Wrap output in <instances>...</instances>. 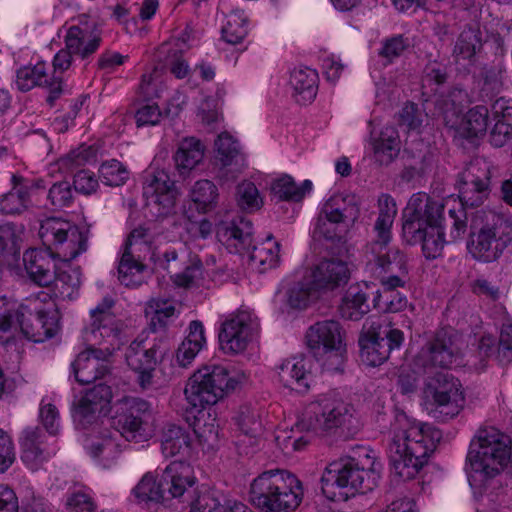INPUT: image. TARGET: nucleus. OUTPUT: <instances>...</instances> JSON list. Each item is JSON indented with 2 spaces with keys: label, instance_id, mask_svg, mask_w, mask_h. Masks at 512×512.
I'll return each mask as SVG.
<instances>
[{
  "label": "nucleus",
  "instance_id": "f257e3e1",
  "mask_svg": "<svg viewBox=\"0 0 512 512\" xmlns=\"http://www.w3.org/2000/svg\"><path fill=\"white\" fill-rule=\"evenodd\" d=\"M115 302L105 297L91 310V322L82 331L87 348L71 363L75 380L90 384L109 373L108 359L120 344L121 322L112 312Z\"/></svg>",
  "mask_w": 512,
  "mask_h": 512
},
{
  "label": "nucleus",
  "instance_id": "f03ea898",
  "mask_svg": "<svg viewBox=\"0 0 512 512\" xmlns=\"http://www.w3.org/2000/svg\"><path fill=\"white\" fill-rule=\"evenodd\" d=\"M391 430L393 438L389 460L392 469L402 480L413 479L427 464L442 438V432L434 426L409 418L402 411L395 414Z\"/></svg>",
  "mask_w": 512,
  "mask_h": 512
},
{
  "label": "nucleus",
  "instance_id": "7ed1b4c3",
  "mask_svg": "<svg viewBox=\"0 0 512 512\" xmlns=\"http://www.w3.org/2000/svg\"><path fill=\"white\" fill-rule=\"evenodd\" d=\"M356 456L331 462L321 477V490L331 501H346L356 493L372 491L380 478L369 449L359 447Z\"/></svg>",
  "mask_w": 512,
  "mask_h": 512
},
{
  "label": "nucleus",
  "instance_id": "20e7f679",
  "mask_svg": "<svg viewBox=\"0 0 512 512\" xmlns=\"http://www.w3.org/2000/svg\"><path fill=\"white\" fill-rule=\"evenodd\" d=\"M444 205L424 192L411 196L403 215L402 236L410 244H422L426 258L438 257L445 244L441 225Z\"/></svg>",
  "mask_w": 512,
  "mask_h": 512
},
{
  "label": "nucleus",
  "instance_id": "39448f33",
  "mask_svg": "<svg viewBox=\"0 0 512 512\" xmlns=\"http://www.w3.org/2000/svg\"><path fill=\"white\" fill-rule=\"evenodd\" d=\"M301 481L287 470L275 469L256 477L249 490V502L262 512H292L303 499Z\"/></svg>",
  "mask_w": 512,
  "mask_h": 512
},
{
  "label": "nucleus",
  "instance_id": "423d86ee",
  "mask_svg": "<svg viewBox=\"0 0 512 512\" xmlns=\"http://www.w3.org/2000/svg\"><path fill=\"white\" fill-rule=\"evenodd\" d=\"M512 242V221L493 211H478L472 219L468 252L480 262L491 263L500 258Z\"/></svg>",
  "mask_w": 512,
  "mask_h": 512
},
{
  "label": "nucleus",
  "instance_id": "0eeeda50",
  "mask_svg": "<svg viewBox=\"0 0 512 512\" xmlns=\"http://www.w3.org/2000/svg\"><path fill=\"white\" fill-rule=\"evenodd\" d=\"M467 455L470 469L481 481L495 477L509 463L511 439L495 428L479 430Z\"/></svg>",
  "mask_w": 512,
  "mask_h": 512
},
{
  "label": "nucleus",
  "instance_id": "6e6552de",
  "mask_svg": "<svg viewBox=\"0 0 512 512\" xmlns=\"http://www.w3.org/2000/svg\"><path fill=\"white\" fill-rule=\"evenodd\" d=\"M300 425L315 434L330 433L339 429L347 436H354L361 429L353 405L342 399L330 397H324L312 404Z\"/></svg>",
  "mask_w": 512,
  "mask_h": 512
},
{
  "label": "nucleus",
  "instance_id": "1a4fd4ad",
  "mask_svg": "<svg viewBox=\"0 0 512 512\" xmlns=\"http://www.w3.org/2000/svg\"><path fill=\"white\" fill-rule=\"evenodd\" d=\"M236 385L237 381L229 375L225 367H202L193 373L185 385L187 408L201 412L206 406L216 404L228 391L234 390Z\"/></svg>",
  "mask_w": 512,
  "mask_h": 512
},
{
  "label": "nucleus",
  "instance_id": "9d476101",
  "mask_svg": "<svg viewBox=\"0 0 512 512\" xmlns=\"http://www.w3.org/2000/svg\"><path fill=\"white\" fill-rule=\"evenodd\" d=\"M190 466L184 462H172L163 471L159 482L153 476L145 475L134 488L136 498L141 502H166L181 498L194 485Z\"/></svg>",
  "mask_w": 512,
  "mask_h": 512
},
{
  "label": "nucleus",
  "instance_id": "9b49d317",
  "mask_svg": "<svg viewBox=\"0 0 512 512\" xmlns=\"http://www.w3.org/2000/svg\"><path fill=\"white\" fill-rule=\"evenodd\" d=\"M423 393L431 405L430 413L443 422L456 417L465 405L460 381L448 372H436L427 377Z\"/></svg>",
  "mask_w": 512,
  "mask_h": 512
},
{
  "label": "nucleus",
  "instance_id": "f8f14e48",
  "mask_svg": "<svg viewBox=\"0 0 512 512\" xmlns=\"http://www.w3.org/2000/svg\"><path fill=\"white\" fill-rule=\"evenodd\" d=\"M403 341V332L390 323L367 319L358 340L360 357L369 366H379L400 349Z\"/></svg>",
  "mask_w": 512,
  "mask_h": 512
},
{
  "label": "nucleus",
  "instance_id": "ddd939ff",
  "mask_svg": "<svg viewBox=\"0 0 512 512\" xmlns=\"http://www.w3.org/2000/svg\"><path fill=\"white\" fill-rule=\"evenodd\" d=\"M39 237L47 247L63 261L70 262L86 250L87 239L70 222L58 217H49L41 222Z\"/></svg>",
  "mask_w": 512,
  "mask_h": 512
},
{
  "label": "nucleus",
  "instance_id": "4468645a",
  "mask_svg": "<svg viewBox=\"0 0 512 512\" xmlns=\"http://www.w3.org/2000/svg\"><path fill=\"white\" fill-rule=\"evenodd\" d=\"M305 338L307 346L314 356L329 355V357H333L335 366L330 368L339 369L343 363L345 352L343 332L339 322L335 320L316 322L308 328Z\"/></svg>",
  "mask_w": 512,
  "mask_h": 512
},
{
  "label": "nucleus",
  "instance_id": "2eb2a0df",
  "mask_svg": "<svg viewBox=\"0 0 512 512\" xmlns=\"http://www.w3.org/2000/svg\"><path fill=\"white\" fill-rule=\"evenodd\" d=\"M259 331L258 318L249 311H239L221 325L219 344L225 354L243 352Z\"/></svg>",
  "mask_w": 512,
  "mask_h": 512
},
{
  "label": "nucleus",
  "instance_id": "dca6fc26",
  "mask_svg": "<svg viewBox=\"0 0 512 512\" xmlns=\"http://www.w3.org/2000/svg\"><path fill=\"white\" fill-rule=\"evenodd\" d=\"M492 165L485 158L473 159L459 175V197L463 205L479 206L489 194Z\"/></svg>",
  "mask_w": 512,
  "mask_h": 512
},
{
  "label": "nucleus",
  "instance_id": "f3484780",
  "mask_svg": "<svg viewBox=\"0 0 512 512\" xmlns=\"http://www.w3.org/2000/svg\"><path fill=\"white\" fill-rule=\"evenodd\" d=\"M143 195L146 197L147 205L155 210V215L164 217L173 212L178 190L169 174L164 170H158L143 187Z\"/></svg>",
  "mask_w": 512,
  "mask_h": 512
},
{
  "label": "nucleus",
  "instance_id": "a211bd4d",
  "mask_svg": "<svg viewBox=\"0 0 512 512\" xmlns=\"http://www.w3.org/2000/svg\"><path fill=\"white\" fill-rule=\"evenodd\" d=\"M64 41L76 56L86 59L100 47L102 31L97 21L86 15H81L78 24L68 28Z\"/></svg>",
  "mask_w": 512,
  "mask_h": 512
},
{
  "label": "nucleus",
  "instance_id": "6ab92c4d",
  "mask_svg": "<svg viewBox=\"0 0 512 512\" xmlns=\"http://www.w3.org/2000/svg\"><path fill=\"white\" fill-rule=\"evenodd\" d=\"M143 238L144 231L135 229L130 233L126 241L125 249L118 265V279L126 287H138L144 282L143 272L146 270V265L142 263L140 256L136 254L137 250H140L141 247L147 248Z\"/></svg>",
  "mask_w": 512,
  "mask_h": 512
},
{
  "label": "nucleus",
  "instance_id": "aec40b11",
  "mask_svg": "<svg viewBox=\"0 0 512 512\" xmlns=\"http://www.w3.org/2000/svg\"><path fill=\"white\" fill-rule=\"evenodd\" d=\"M150 415V405L139 398L127 399L113 419L115 429L127 441L139 442L144 438V420Z\"/></svg>",
  "mask_w": 512,
  "mask_h": 512
},
{
  "label": "nucleus",
  "instance_id": "412c9836",
  "mask_svg": "<svg viewBox=\"0 0 512 512\" xmlns=\"http://www.w3.org/2000/svg\"><path fill=\"white\" fill-rule=\"evenodd\" d=\"M305 273L321 294L346 284L350 277L346 262L334 258L322 260Z\"/></svg>",
  "mask_w": 512,
  "mask_h": 512
},
{
  "label": "nucleus",
  "instance_id": "4be33fe9",
  "mask_svg": "<svg viewBox=\"0 0 512 512\" xmlns=\"http://www.w3.org/2000/svg\"><path fill=\"white\" fill-rule=\"evenodd\" d=\"M125 358L128 366L138 374L137 381L141 388L150 387L157 365L155 345L147 347L144 341L134 340L128 346Z\"/></svg>",
  "mask_w": 512,
  "mask_h": 512
},
{
  "label": "nucleus",
  "instance_id": "5701e85b",
  "mask_svg": "<svg viewBox=\"0 0 512 512\" xmlns=\"http://www.w3.org/2000/svg\"><path fill=\"white\" fill-rule=\"evenodd\" d=\"M216 235L230 253H242L252 245V223L243 217L221 221L217 224Z\"/></svg>",
  "mask_w": 512,
  "mask_h": 512
},
{
  "label": "nucleus",
  "instance_id": "b1692460",
  "mask_svg": "<svg viewBox=\"0 0 512 512\" xmlns=\"http://www.w3.org/2000/svg\"><path fill=\"white\" fill-rule=\"evenodd\" d=\"M111 387L98 383L88 389L85 394L73 404V418L85 426L95 419V414L102 412L112 399Z\"/></svg>",
  "mask_w": 512,
  "mask_h": 512
},
{
  "label": "nucleus",
  "instance_id": "393cba45",
  "mask_svg": "<svg viewBox=\"0 0 512 512\" xmlns=\"http://www.w3.org/2000/svg\"><path fill=\"white\" fill-rule=\"evenodd\" d=\"M483 49V34L478 23L466 24L459 33L453 49L452 58L456 65L469 69L475 65L477 55Z\"/></svg>",
  "mask_w": 512,
  "mask_h": 512
},
{
  "label": "nucleus",
  "instance_id": "a878e982",
  "mask_svg": "<svg viewBox=\"0 0 512 512\" xmlns=\"http://www.w3.org/2000/svg\"><path fill=\"white\" fill-rule=\"evenodd\" d=\"M54 253L42 249H28L23 254V263L29 279L35 284L47 287L54 282L56 266Z\"/></svg>",
  "mask_w": 512,
  "mask_h": 512
},
{
  "label": "nucleus",
  "instance_id": "bb28decb",
  "mask_svg": "<svg viewBox=\"0 0 512 512\" xmlns=\"http://www.w3.org/2000/svg\"><path fill=\"white\" fill-rule=\"evenodd\" d=\"M29 301V313L20 320V331L25 338L33 342H43L56 335L58 326L52 317Z\"/></svg>",
  "mask_w": 512,
  "mask_h": 512
},
{
  "label": "nucleus",
  "instance_id": "cd10ccee",
  "mask_svg": "<svg viewBox=\"0 0 512 512\" xmlns=\"http://www.w3.org/2000/svg\"><path fill=\"white\" fill-rule=\"evenodd\" d=\"M17 86L22 91H29L34 86H44L49 89L47 102L52 106L62 93V78L59 75L49 77L44 64L34 67L21 68L17 72Z\"/></svg>",
  "mask_w": 512,
  "mask_h": 512
},
{
  "label": "nucleus",
  "instance_id": "c85d7f7f",
  "mask_svg": "<svg viewBox=\"0 0 512 512\" xmlns=\"http://www.w3.org/2000/svg\"><path fill=\"white\" fill-rule=\"evenodd\" d=\"M368 249L370 253L368 266L375 276L394 273L397 269L407 267L405 254L396 247H389V244L370 243Z\"/></svg>",
  "mask_w": 512,
  "mask_h": 512
},
{
  "label": "nucleus",
  "instance_id": "c756f323",
  "mask_svg": "<svg viewBox=\"0 0 512 512\" xmlns=\"http://www.w3.org/2000/svg\"><path fill=\"white\" fill-rule=\"evenodd\" d=\"M44 440L45 434L38 426L28 427L23 431L21 459L31 470H38L49 458Z\"/></svg>",
  "mask_w": 512,
  "mask_h": 512
},
{
  "label": "nucleus",
  "instance_id": "7c9ffc66",
  "mask_svg": "<svg viewBox=\"0 0 512 512\" xmlns=\"http://www.w3.org/2000/svg\"><path fill=\"white\" fill-rule=\"evenodd\" d=\"M490 113L495 121L490 132V142L495 147H503L512 137V105L500 97L491 105Z\"/></svg>",
  "mask_w": 512,
  "mask_h": 512
},
{
  "label": "nucleus",
  "instance_id": "2f4dec72",
  "mask_svg": "<svg viewBox=\"0 0 512 512\" xmlns=\"http://www.w3.org/2000/svg\"><path fill=\"white\" fill-rule=\"evenodd\" d=\"M321 211L354 227L360 216V201L355 194H334L323 204Z\"/></svg>",
  "mask_w": 512,
  "mask_h": 512
},
{
  "label": "nucleus",
  "instance_id": "473e14b6",
  "mask_svg": "<svg viewBox=\"0 0 512 512\" xmlns=\"http://www.w3.org/2000/svg\"><path fill=\"white\" fill-rule=\"evenodd\" d=\"M280 383L299 393L306 392L310 387L311 374L306 369L304 360L286 359L278 366Z\"/></svg>",
  "mask_w": 512,
  "mask_h": 512
},
{
  "label": "nucleus",
  "instance_id": "72a5a7b5",
  "mask_svg": "<svg viewBox=\"0 0 512 512\" xmlns=\"http://www.w3.org/2000/svg\"><path fill=\"white\" fill-rule=\"evenodd\" d=\"M205 146L195 137L183 138L173 156L175 167L180 175L188 174L204 158Z\"/></svg>",
  "mask_w": 512,
  "mask_h": 512
},
{
  "label": "nucleus",
  "instance_id": "f704fd0d",
  "mask_svg": "<svg viewBox=\"0 0 512 512\" xmlns=\"http://www.w3.org/2000/svg\"><path fill=\"white\" fill-rule=\"evenodd\" d=\"M458 348L452 336L445 330L436 333L428 346V358L433 366L450 367L456 359Z\"/></svg>",
  "mask_w": 512,
  "mask_h": 512
},
{
  "label": "nucleus",
  "instance_id": "c9c22d12",
  "mask_svg": "<svg viewBox=\"0 0 512 512\" xmlns=\"http://www.w3.org/2000/svg\"><path fill=\"white\" fill-rule=\"evenodd\" d=\"M205 342L203 324L197 320L192 321L189 325L187 337L182 341L176 351V362L178 365L187 368L203 348Z\"/></svg>",
  "mask_w": 512,
  "mask_h": 512
},
{
  "label": "nucleus",
  "instance_id": "e433bc0d",
  "mask_svg": "<svg viewBox=\"0 0 512 512\" xmlns=\"http://www.w3.org/2000/svg\"><path fill=\"white\" fill-rule=\"evenodd\" d=\"M318 74L308 67L295 68L290 75V84L295 92L296 101L301 104L311 102L317 94Z\"/></svg>",
  "mask_w": 512,
  "mask_h": 512
},
{
  "label": "nucleus",
  "instance_id": "4c0bfd02",
  "mask_svg": "<svg viewBox=\"0 0 512 512\" xmlns=\"http://www.w3.org/2000/svg\"><path fill=\"white\" fill-rule=\"evenodd\" d=\"M379 215L374 224L376 237L371 243L381 245L389 244L391 241V227L397 213L396 204L388 194H382L378 200Z\"/></svg>",
  "mask_w": 512,
  "mask_h": 512
},
{
  "label": "nucleus",
  "instance_id": "58836bf2",
  "mask_svg": "<svg viewBox=\"0 0 512 512\" xmlns=\"http://www.w3.org/2000/svg\"><path fill=\"white\" fill-rule=\"evenodd\" d=\"M369 311L368 294L358 285L350 286L339 305L341 317L351 321H358Z\"/></svg>",
  "mask_w": 512,
  "mask_h": 512
},
{
  "label": "nucleus",
  "instance_id": "ea45409f",
  "mask_svg": "<svg viewBox=\"0 0 512 512\" xmlns=\"http://www.w3.org/2000/svg\"><path fill=\"white\" fill-rule=\"evenodd\" d=\"M280 250L281 244L274 240L272 234H269L260 245L253 246L249 259L263 273L279 266Z\"/></svg>",
  "mask_w": 512,
  "mask_h": 512
},
{
  "label": "nucleus",
  "instance_id": "a19ab883",
  "mask_svg": "<svg viewBox=\"0 0 512 512\" xmlns=\"http://www.w3.org/2000/svg\"><path fill=\"white\" fill-rule=\"evenodd\" d=\"M29 313V305L8 301L0 297V343L8 342L13 329H20V320Z\"/></svg>",
  "mask_w": 512,
  "mask_h": 512
},
{
  "label": "nucleus",
  "instance_id": "79ce46f5",
  "mask_svg": "<svg viewBox=\"0 0 512 512\" xmlns=\"http://www.w3.org/2000/svg\"><path fill=\"white\" fill-rule=\"evenodd\" d=\"M23 229L14 223L0 225V267L10 264L20 253Z\"/></svg>",
  "mask_w": 512,
  "mask_h": 512
},
{
  "label": "nucleus",
  "instance_id": "37998d69",
  "mask_svg": "<svg viewBox=\"0 0 512 512\" xmlns=\"http://www.w3.org/2000/svg\"><path fill=\"white\" fill-rule=\"evenodd\" d=\"M191 438L189 432L178 425H167L162 433V452L167 457L185 454L189 451Z\"/></svg>",
  "mask_w": 512,
  "mask_h": 512
},
{
  "label": "nucleus",
  "instance_id": "c03bdc74",
  "mask_svg": "<svg viewBox=\"0 0 512 512\" xmlns=\"http://www.w3.org/2000/svg\"><path fill=\"white\" fill-rule=\"evenodd\" d=\"M352 228V226L320 211L314 233L331 243L343 244L346 242L347 235Z\"/></svg>",
  "mask_w": 512,
  "mask_h": 512
},
{
  "label": "nucleus",
  "instance_id": "a18cd8bd",
  "mask_svg": "<svg viewBox=\"0 0 512 512\" xmlns=\"http://www.w3.org/2000/svg\"><path fill=\"white\" fill-rule=\"evenodd\" d=\"M321 293L312 284L306 273L287 290V303L294 309H305L320 297Z\"/></svg>",
  "mask_w": 512,
  "mask_h": 512
},
{
  "label": "nucleus",
  "instance_id": "49530a36",
  "mask_svg": "<svg viewBox=\"0 0 512 512\" xmlns=\"http://www.w3.org/2000/svg\"><path fill=\"white\" fill-rule=\"evenodd\" d=\"M372 145L375 159L380 165L390 164L400 151L398 135L393 127H385Z\"/></svg>",
  "mask_w": 512,
  "mask_h": 512
},
{
  "label": "nucleus",
  "instance_id": "de8ad7c7",
  "mask_svg": "<svg viewBox=\"0 0 512 512\" xmlns=\"http://www.w3.org/2000/svg\"><path fill=\"white\" fill-rule=\"evenodd\" d=\"M215 166L221 170L237 165L243 159L239 144L227 132L221 133L215 140Z\"/></svg>",
  "mask_w": 512,
  "mask_h": 512
},
{
  "label": "nucleus",
  "instance_id": "09e8293b",
  "mask_svg": "<svg viewBox=\"0 0 512 512\" xmlns=\"http://www.w3.org/2000/svg\"><path fill=\"white\" fill-rule=\"evenodd\" d=\"M489 110L486 106L477 105L471 108L465 115L458 128V134L467 139L477 138L483 135L488 126Z\"/></svg>",
  "mask_w": 512,
  "mask_h": 512
},
{
  "label": "nucleus",
  "instance_id": "8fccbe9b",
  "mask_svg": "<svg viewBox=\"0 0 512 512\" xmlns=\"http://www.w3.org/2000/svg\"><path fill=\"white\" fill-rule=\"evenodd\" d=\"M55 288L62 297H70L81 285V269L64 262L63 267L56 268Z\"/></svg>",
  "mask_w": 512,
  "mask_h": 512
},
{
  "label": "nucleus",
  "instance_id": "3c124183",
  "mask_svg": "<svg viewBox=\"0 0 512 512\" xmlns=\"http://www.w3.org/2000/svg\"><path fill=\"white\" fill-rule=\"evenodd\" d=\"M218 196L216 185L207 179L196 181L190 191L191 200L203 212L212 209L217 204Z\"/></svg>",
  "mask_w": 512,
  "mask_h": 512
},
{
  "label": "nucleus",
  "instance_id": "603ef678",
  "mask_svg": "<svg viewBox=\"0 0 512 512\" xmlns=\"http://www.w3.org/2000/svg\"><path fill=\"white\" fill-rule=\"evenodd\" d=\"M221 498V494L214 489L198 490L190 502V512H228V506L222 503Z\"/></svg>",
  "mask_w": 512,
  "mask_h": 512
},
{
  "label": "nucleus",
  "instance_id": "864d4df0",
  "mask_svg": "<svg viewBox=\"0 0 512 512\" xmlns=\"http://www.w3.org/2000/svg\"><path fill=\"white\" fill-rule=\"evenodd\" d=\"M30 204V196L26 187L15 186L0 200V212L5 215L21 214Z\"/></svg>",
  "mask_w": 512,
  "mask_h": 512
},
{
  "label": "nucleus",
  "instance_id": "5fc2aeb1",
  "mask_svg": "<svg viewBox=\"0 0 512 512\" xmlns=\"http://www.w3.org/2000/svg\"><path fill=\"white\" fill-rule=\"evenodd\" d=\"M247 35V19L242 11L232 12L222 28L223 39L230 44L240 43Z\"/></svg>",
  "mask_w": 512,
  "mask_h": 512
},
{
  "label": "nucleus",
  "instance_id": "6e6d98bb",
  "mask_svg": "<svg viewBox=\"0 0 512 512\" xmlns=\"http://www.w3.org/2000/svg\"><path fill=\"white\" fill-rule=\"evenodd\" d=\"M99 177L105 185L121 186L129 178V171L118 160L105 161L99 167Z\"/></svg>",
  "mask_w": 512,
  "mask_h": 512
},
{
  "label": "nucleus",
  "instance_id": "4d7b16f0",
  "mask_svg": "<svg viewBox=\"0 0 512 512\" xmlns=\"http://www.w3.org/2000/svg\"><path fill=\"white\" fill-rule=\"evenodd\" d=\"M236 200L238 206L248 212L259 210L263 205V200L255 184L250 181H243L238 184L236 190Z\"/></svg>",
  "mask_w": 512,
  "mask_h": 512
},
{
  "label": "nucleus",
  "instance_id": "13d9d810",
  "mask_svg": "<svg viewBox=\"0 0 512 512\" xmlns=\"http://www.w3.org/2000/svg\"><path fill=\"white\" fill-rule=\"evenodd\" d=\"M239 429L250 438L261 434L262 422L258 409L251 406H242L236 418Z\"/></svg>",
  "mask_w": 512,
  "mask_h": 512
},
{
  "label": "nucleus",
  "instance_id": "bf43d9fd",
  "mask_svg": "<svg viewBox=\"0 0 512 512\" xmlns=\"http://www.w3.org/2000/svg\"><path fill=\"white\" fill-rule=\"evenodd\" d=\"M467 216L464 209L460 208L458 210L451 209L449 210V215L447 218L442 216L441 225L443 227V232L445 229L449 230V240L448 242H454L460 239L467 230Z\"/></svg>",
  "mask_w": 512,
  "mask_h": 512
},
{
  "label": "nucleus",
  "instance_id": "052dcab7",
  "mask_svg": "<svg viewBox=\"0 0 512 512\" xmlns=\"http://www.w3.org/2000/svg\"><path fill=\"white\" fill-rule=\"evenodd\" d=\"M467 216L464 209L460 208L458 210L451 209L449 210V215L447 218L442 216L441 225L443 227V232L445 229L449 230V240L448 242H454L460 239L467 230Z\"/></svg>",
  "mask_w": 512,
  "mask_h": 512
},
{
  "label": "nucleus",
  "instance_id": "680f3d73",
  "mask_svg": "<svg viewBox=\"0 0 512 512\" xmlns=\"http://www.w3.org/2000/svg\"><path fill=\"white\" fill-rule=\"evenodd\" d=\"M272 191L280 200L288 201H300L305 195V190L299 188L290 176L276 180L272 185Z\"/></svg>",
  "mask_w": 512,
  "mask_h": 512
},
{
  "label": "nucleus",
  "instance_id": "e2e57ef3",
  "mask_svg": "<svg viewBox=\"0 0 512 512\" xmlns=\"http://www.w3.org/2000/svg\"><path fill=\"white\" fill-rule=\"evenodd\" d=\"M409 46L408 38L403 35H394L383 40L378 55L385 59L386 63H391L395 58L400 57Z\"/></svg>",
  "mask_w": 512,
  "mask_h": 512
},
{
  "label": "nucleus",
  "instance_id": "0e129e2a",
  "mask_svg": "<svg viewBox=\"0 0 512 512\" xmlns=\"http://www.w3.org/2000/svg\"><path fill=\"white\" fill-rule=\"evenodd\" d=\"M73 199L72 188L70 183L67 181L54 183L49 189L48 200L56 209L70 206Z\"/></svg>",
  "mask_w": 512,
  "mask_h": 512
},
{
  "label": "nucleus",
  "instance_id": "69168bd1",
  "mask_svg": "<svg viewBox=\"0 0 512 512\" xmlns=\"http://www.w3.org/2000/svg\"><path fill=\"white\" fill-rule=\"evenodd\" d=\"M373 302L375 308L393 313L402 311L407 306V298L399 293L393 294V292L387 294L377 291Z\"/></svg>",
  "mask_w": 512,
  "mask_h": 512
},
{
  "label": "nucleus",
  "instance_id": "338daca9",
  "mask_svg": "<svg viewBox=\"0 0 512 512\" xmlns=\"http://www.w3.org/2000/svg\"><path fill=\"white\" fill-rule=\"evenodd\" d=\"M424 113L415 103H406L399 112V124L408 130H419L423 123Z\"/></svg>",
  "mask_w": 512,
  "mask_h": 512
},
{
  "label": "nucleus",
  "instance_id": "774afa93",
  "mask_svg": "<svg viewBox=\"0 0 512 512\" xmlns=\"http://www.w3.org/2000/svg\"><path fill=\"white\" fill-rule=\"evenodd\" d=\"M497 359L499 362L504 364L512 362V323L504 324L502 326L497 350Z\"/></svg>",
  "mask_w": 512,
  "mask_h": 512
}]
</instances>
